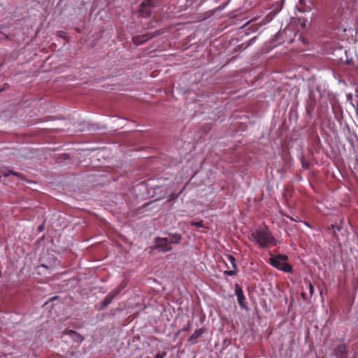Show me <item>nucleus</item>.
Masks as SVG:
<instances>
[{"label":"nucleus","mask_w":358,"mask_h":358,"mask_svg":"<svg viewBox=\"0 0 358 358\" xmlns=\"http://www.w3.org/2000/svg\"><path fill=\"white\" fill-rule=\"evenodd\" d=\"M288 257L285 255H278L272 256L269 259V264L275 268L286 273H292V267L291 264L287 263Z\"/></svg>","instance_id":"f03ea898"},{"label":"nucleus","mask_w":358,"mask_h":358,"mask_svg":"<svg viewBox=\"0 0 358 358\" xmlns=\"http://www.w3.org/2000/svg\"><path fill=\"white\" fill-rule=\"evenodd\" d=\"M10 175H13L14 176L17 177L20 179H22V175L19 172H15L12 170H10L9 168L4 167L2 169H0V178L1 176L3 177H8Z\"/></svg>","instance_id":"9d476101"},{"label":"nucleus","mask_w":358,"mask_h":358,"mask_svg":"<svg viewBox=\"0 0 358 358\" xmlns=\"http://www.w3.org/2000/svg\"><path fill=\"white\" fill-rule=\"evenodd\" d=\"M156 241L157 248L161 249L163 252H168L172 250V247L169 242L168 238L157 237Z\"/></svg>","instance_id":"423d86ee"},{"label":"nucleus","mask_w":358,"mask_h":358,"mask_svg":"<svg viewBox=\"0 0 358 358\" xmlns=\"http://www.w3.org/2000/svg\"><path fill=\"white\" fill-rule=\"evenodd\" d=\"M147 358H150V357H148Z\"/></svg>","instance_id":"b1692460"},{"label":"nucleus","mask_w":358,"mask_h":358,"mask_svg":"<svg viewBox=\"0 0 358 358\" xmlns=\"http://www.w3.org/2000/svg\"><path fill=\"white\" fill-rule=\"evenodd\" d=\"M341 228H342L341 227H338V226L337 227V229H338V231H340V230L341 229Z\"/></svg>","instance_id":"412c9836"},{"label":"nucleus","mask_w":358,"mask_h":358,"mask_svg":"<svg viewBox=\"0 0 358 358\" xmlns=\"http://www.w3.org/2000/svg\"><path fill=\"white\" fill-rule=\"evenodd\" d=\"M251 238L262 248H268L271 245L273 246L277 245V240L266 227L258 229L252 232Z\"/></svg>","instance_id":"f257e3e1"},{"label":"nucleus","mask_w":358,"mask_h":358,"mask_svg":"<svg viewBox=\"0 0 358 358\" xmlns=\"http://www.w3.org/2000/svg\"><path fill=\"white\" fill-rule=\"evenodd\" d=\"M301 296H302V297H303V299H305V293H302V294H301Z\"/></svg>","instance_id":"4be33fe9"},{"label":"nucleus","mask_w":358,"mask_h":358,"mask_svg":"<svg viewBox=\"0 0 358 358\" xmlns=\"http://www.w3.org/2000/svg\"><path fill=\"white\" fill-rule=\"evenodd\" d=\"M301 165L303 169H309V163L305 160V158L303 157H301Z\"/></svg>","instance_id":"4468645a"},{"label":"nucleus","mask_w":358,"mask_h":358,"mask_svg":"<svg viewBox=\"0 0 358 358\" xmlns=\"http://www.w3.org/2000/svg\"><path fill=\"white\" fill-rule=\"evenodd\" d=\"M308 289L310 296H312L314 294V286L312 285V283H308Z\"/></svg>","instance_id":"dca6fc26"},{"label":"nucleus","mask_w":358,"mask_h":358,"mask_svg":"<svg viewBox=\"0 0 358 358\" xmlns=\"http://www.w3.org/2000/svg\"><path fill=\"white\" fill-rule=\"evenodd\" d=\"M190 225L191 226H195V227H204V224H203V221H199V222L192 221L190 222Z\"/></svg>","instance_id":"2eb2a0df"},{"label":"nucleus","mask_w":358,"mask_h":358,"mask_svg":"<svg viewBox=\"0 0 358 358\" xmlns=\"http://www.w3.org/2000/svg\"><path fill=\"white\" fill-rule=\"evenodd\" d=\"M334 353L336 358H347V348L345 344H340L337 345L334 350Z\"/></svg>","instance_id":"6e6552de"},{"label":"nucleus","mask_w":358,"mask_h":358,"mask_svg":"<svg viewBox=\"0 0 358 358\" xmlns=\"http://www.w3.org/2000/svg\"><path fill=\"white\" fill-rule=\"evenodd\" d=\"M181 238H182L181 235L178 234H170L169 237L168 238V240H169L170 245L171 243L178 244L180 243Z\"/></svg>","instance_id":"ddd939ff"},{"label":"nucleus","mask_w":358,"mask_h":358,"mask_svg":"<svg viewBox=\"0 0 358 358\" xmlns=\"http://www.w3.org/2000/svg\"><path fill=\"white\" fill-rule=\"evenodd\" d=\"M76 31H77V32H78V33H80V31H80V29H78V28H76Z\"/></svg>","instance_id":"6ab92c4d"},{"label":"nucleus","mask_w":358,"mask_h":358,"mask_svg":"<svg viewBox=\"0 0 358 358\" xmlns=\"http://www.w3.org/2000/svg\"><path fill=\"white\" fill-rule=\"evenodd\" d=\"M166 355V352H164L162 355L157 354L155 358H164Z\"/></svg>","instance_id":"a211bd4d"},{"label":"nucleus","mask_w":358,"mask_h":358,"mask_svg":"<svg viewBox=\"0 0 358 358\" xmlns=\"http://www.w3.org/2000/svg\"><path fill=\"white\" fill-rule=\"evenodd\" d=\"M316 104L317 99L315 96V92L314 90H310L308 92V99L306 107L307 113L310 114L315 110Z\"/></svg>","instance_id":"20e7f679"},{"label":"nucleus","mask_w":358,"mask_h":358,"mask_svg":"<svg viewBox=\"0 0 358 358\" xmlns=\"http://www.w3.org/2000/svg\"><path fill=\"white\" fill-rule=\"evenodd\" d=\"M235 294L237 296L238 304L241 307L244 308L245 297L242 287L238 284L235 285Z\"/></svg>","instance_id":"0eeeda50"},{"label":"nucleus","mask_w":358,"mask_h":358,"mask_svg":"<svg viewBox=\"0 0 358 358\" xmlns=\"http://www.w3.org/2000/svg\"><path fill=\"white\" fill-rule=\"evenodd\" d=\"M356 92H358V87L356 89Z\"/></svg>","instance_id":"5701e85b"},{"label":"nucleus","mask_w":358,"mask_h":358,"mask_svg":"<svg viewBox=\"0 0 358 358\" xmlns=\"http://www.w3.org/2000/svg\"><path fill=\"white\" fill-rule=\"evenodd\" d=\"M125 286L126 285L124 282H122L117 287L107 294L101 302V308L103 309L107 307L112 302L113 299L122 292Z\"/></svg>","instance_id":"7ed1b4c3"},{"label":"nucleus","mask_w":358,"mask_h":358,"mask_svg":"<svg viewBox=\"0 0 358 358\" xmlns=\"http://www.w3.org/2000/svg\"><path fill=\"white\" fill-rule=\"evenodd\" d=\"M150 38L151 37L148 36V35H147V34H143V35L134 36L132 38V41L135 45H139L144 43L147 41H148Z\"/></svg>","instance_id":"9b49d317"},{"label":"nucleus","mask_w":358,"mask_h":358,"mask_svg":"<svg viewBox=\"0 0 358 358\" xmlns=\"http://www.w3.org/2000/svg\"><path fill=\"white\" fill-rule=\"evenodd\" d=\"M39 231H42L43 229V226H40L39 228H38Z\"/></svg>","instance_id":"aec40b11"},{"label":"nucleus","mask_w":358,"mask_h":358,"mask_svg":"<svg viewBox=\"0 0 358 358\" xmlns=\"http://www.w3.org/2000/svg\"><path fill=\"white\" fill-rule=\"evenodd\" d=\"M191 328V324H190V322H188L187 325L186 327H185L184 328H182L180 331H187L190 329Z\"/></svg>","instance_id":"f3484780"},{"label":"nucleus","mask_w":358,"mask_h":358,"mask_svg":"<svg viewBox=\"0 0 358 358\" xmlns=\"http://www.w3.org/2000/svg\"><path fill=\"white\" fill-rule=\"evenodd\" d=\"M204 332L203 328L196 329L189 338L188 341H192L193 343H196V340L199 338Z\"/></svg>","instance_id":"f8f14e48"},{"label":"nucleus","mask_w":358,"mask_h":358,"mask_svg":"<svg viewBox=\"0 0 358 358\" xmlns=\"http://www.w3.org/2000/svg\"><path fill=\"white\" fill-rule=\"evenodd\" d=\"M64 334L68 335L75 342L80 344L84 341V337L73 330H66Z\"/></svg>","instance_id":"1a4fd4ad"},{"label":"nucleus","mask_w":358,"mask_h":358,"mask_svg":"<svg viewBox=\"0 0 358 358\" xmlns=\"http://www.w3.org/2000/svg\"><path fill=\"white\" fill-rule=\"evenodd\" d=\"M227 260L230 262L231 264L232 269L231 270H227L224 271V275H234L238 273V269L236 264V258L231 255H228L226 256Z\"/></svg>","instance_id":"39448f33"}]
</instances>
